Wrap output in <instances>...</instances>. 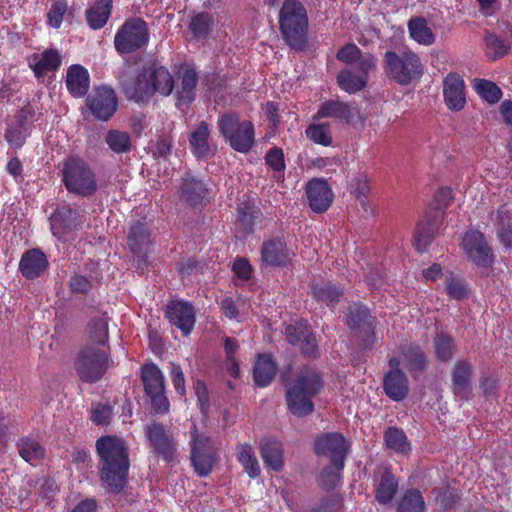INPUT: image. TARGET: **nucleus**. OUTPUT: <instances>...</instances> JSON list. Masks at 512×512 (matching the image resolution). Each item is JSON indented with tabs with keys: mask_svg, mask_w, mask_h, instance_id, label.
Instances as JSON below:
<instances>
[{
	"mask_svg": "<svg viewBox=\"0 0 512 512\" xmlns=\"http://www.w3.org/2000/svg\"><path fill=\"white\" fill-rule=\"evenodd\" d=\"M353 117V110L348 103L339 100H328L320 105L314 119L336 118L343 122L350 123Z\"/></svg>",
	"mask_w": 512,
	"mask_h": 512,
	"instance_id": "nucleus-35",
	"label": "nucleus"
},
{
	"mask_svg": "<svg viewBox=\"0 0 512 512\" xmlns=\"http://www.w3.org/2000/svg\"><path fill=\"white\" fill-rule=\"evenodd\" d=\"M323 388L320 373L314 370L301 371L293 384L286 390L285 399L290 413L297 417H305L313 413L312 399Z\"/></svg>",
	"mask_w": 512,
	"mask_h": 512,
	"instance_id": "nucleus-4",
	"label": "nucleus"
},
{
	"mask_svg": "<svg viewBox=\"0 0 512 512\" xmlns=\"http://www.w3.org/2000/svg\"><path fill=\"white\" fill-rule=\"evenodd\" d=\"M121 88L127 99L145 103L156 93L169 96L175 88V81L167 67L157 60H149L134 77L122 79Z\"/></svg>",
	"mask_w": 512,
	"mask_h": 512,
	"instance_id": "nucleus-2",
	"label": "nucleus"
},
{
	"mask_svg": "<svg viewBox=\"0 0 512 512\" xmlns=\"http://www.w3.org/2000/svg\"><path fill=\"white\" fill-rule=\"evenodd\" d=\"M384 444L387 449L399 454H408L411 451V444L402 428L389 426L383 435Z\"/></svg>",
	"mask_w": 512,
	"mask_h": 512,
	"instance_id": "nucleus-45",
	"label": "nucleus"
},
{
	"mask_svg": "<svg viewBox=\"0 0 512 512\" xmlns=\"http://www.w3.org/2000/svg\"><path fill=\"white\" fill-rule=\"evenodd\" d=\"M398 480L390 469L385 468L375 478L374 494L378 503L387 505L392 502L398 491Z\"/></svg>",
	"mask_w": 512,
	"mask_h": 512,
	"instance_id": "nucleus-31",
	"label": "nucleus"
},
{
	"mask_svg": "<svg viewBox=\"0 0 512 512\" xmlns=\"http://www.w3.org/2000/svg\"><path fill=\"white\" fill-rule=\"evenodd\" d=\"M65 85L73 98H82L90 88V74L81 64H72L67 68Z\"/></svg>",
	"mask_w": 512,
	"mask_h": 512,
	"instance_id": "nucleus-29",
	"label": "nucleus"
},
{
	"mask_svg": "<svg viewBox=\"0 0 512 512\" xmlns=\"http://www.w3.org/2000/svg\"><path fill=\"white\" fill-rule=\"evenodd\" d=\"M260 455L265 465L273 471L279 472L284 466V449L280 441L268 438L260 444Z\"/></svg>",
	"mask_w": 512,
	"mask_h": 512,
	"instance_id": "nucleus-33",
	"label": "nucleus"
},
{
	"mask_svg": "<svg viewBox=\"0 0 512 512\" xmlns=\"http://www.w3.org/2000/svg\"><path fill=\"white\" fill-rule=\"evenodd\" d=\"M29 136L28 131L16 127V126H10L6 129L4 133V138L7 141V143L16 149H20L24 146L26 143V140Z\"/></svg>",
	"mask_w": 512,
	"mask_h": 512,
	"instance_id": "nucleus-62",
	"label": "nucleus"
},
{
	"mask_svg": "<svg viewBox=\"0 0 512 512\" xmlns=\"http://www.w3.org/2000/svg\"><path fill=\"white\" fill-rule=\"evenodd\" d=\"M85 104L95 119L108 121L117 110L118 98L111 87L101 85L87 95Z\"/></svg>",
	"mask_w": 512,
	"mask_h": 512,
	"instance_id": "nucleus-15",
	"label": "nucleus"
},
{
	"mask_svg": "<svg viewBox=\"0 0 512 512\" xmlns=\"http://www.w3.org/2000/svg\"><path fill=\"white\" fill-rule=\"evenodd\" d=\"M99 458L100 480L113 494L122 492L128 483L130 459L125 441L112 435H104L96 440Z\"/></svg>",
	"mask_w": 512,
	"mask_h": 512,
	"instance_id": "nucleus-1",
	"label": "nucleus"
},
{
	"mask_svg": "<svg viewBox=\"0 0 512 512\" xmlns=\"http://www.w3.org/2000/svg\"><path fill=\"white\" fill-rule=\"evenodd\" d=\"M474 88L478 95L489 104L498 103L503 96L501 88L490 80L475 79Z\"/></svg>",
	"mask_w": 512,
	"mask_h": 512,
	"instance_id": "nucleus-51",
	"label": "nucleus"
},
{
	"mask_svg": "<svg viewBox=\"0 0 512 512\" xmlns=\"http://www.w3.org/2000/svg\"><path fill=\"white\" fill-rule=\"evenodd\" d=\"M375 68V61L371 58L365 59L360 67H348L340 70L337 75V84L341 90L355 94L367 86L369 73Z\"/></svg>",
	"mask_w": 512,
	"mask_h": 512,
	"instance_id": "nucleus-17",
	"label": "nucleus"
},
{
	"mask_svg": "<svg viewBox=\"0 0 512 512\" xmlns=\"http://www.w3.org/2000/svg\"><path fill=\"white\" fill-rule=\"evenodd\" d=\"M383 70L390 80L407 86L423 76L424 65L420 57L410 49L400 53L387 50L383 57Z\"/></svg>",
	"mask_w": 512,
	"mask_h": 512,
	"instance_id": "nucleus-7",
	"label": "nucleus"
},
{
	"mask_svg": "<svg viewBox=\"0 0 512 512\" xmlns=\"http://www.w3.org/2000/svg\"><path fill=\"white\" fill-rule=\"evenodd\" d=\"M61 181L70 194L83 198L93 196L98 190L92 167L79 155H71L63 161Z\"/></svg>",
	"mask_w": 512,
	"mask_h": 512,
	"instance_id": "nucleus-5",
	"label": "nucleus"
},
{
	"mask_svg": "<svg viewBox=\"0 0 512 512\" xmlns=\"http://www.w3.org/2000/svg\"><path fill=\"white\" fill-rule=\"evenodd\" d=\"M338 61L349 65L350 67H360L362 61L371 58L376 62L374 55L366 53L363 54L361 49L354 43H348L342 46L336 54Z\"/></svg>",
	"mask_w": 512,
	"mask_h": 512,
	"instance_id": "nucleus-47",
	"label": "nucleus"
},
{
	"mask_svg": "<svg viewBox=\"0 0 512 512\" xmlns=\"http://www.w3.org/2000/svg\"><path fill=\"white\" fill-rule=\"evenodd\" d=\"M400 353L406 362L408 371L411 373H422L426 370L428 359L417 343L410 342L400 347Z\"/></svg>",
	"mask_w": 512,
	"mask_h": 512,
	"instance_id": "nucleus-37",
	"label": "nucleus"
},
{
	"mask_svg": "<svg viewBox=\"0 0 512 512\" xmlns=\"http://www.w3.org/2000/svg\"><path fill=\"white\" fill-rule=\"evenodd\" d=\"M113 0H96V2L85 11V18L92 30L103 28L112 13Z\"/></svg>",
	"mask_w": 512,
	"mask_h": 512,
	"instance_id": "nucleus-36",
	"label": "nucleus"
},
{
	"mask_svg": "<svg viewBox=\"0 0 512 512\" xmlns=\"http://www.w3.org/2000/svg\"><path fill=\"white\" fill-rule=\"evenodd\" d=\"M214 16L208 12L196 13L190 20L188 28L196 40L207 38L214 28Z\"/></svg>",
	"mask_w": 512,
	"mask_h": 512,
	"instance_id": "nucleus-46",
	"label": "nucleus"
},
{
	"mask_svg": "<svg viewBox=\"0 0 512 512\" xmlns=\"http://www.w3.org/2000/svg\"><path fill=\"white\" fill-rule=\"evenodd\" d=\"M384 394L395 402L404 400L410 391L409 380L405 372L385 373L382 380Z\"/></svg>",
	"mask_w": 512,
	"mask_h": 512,
	"instance_id": "nucleus-32",
	"label": "nucleus"
},
{
	"mask_svg": "<svg viewBox=\"0 0 512 512\" xmlns=\"http://www.w3.org/2000/svg\"><path fill=\"white\" fill-rule=\"evenodd\" d=\"M443 221V214L437 210L433 214L426 212L424 218L416 226L414 246L419 252H424L433 242Z\"/></svg>",
	"mask_w": 512,
	"mask_h": 512,
	"instance_id": "nucleus-23",
	"label": "nucleus"
},
{
	"mask_svg": "<svg viewBox=\"0 0 512 512\" xmlns=\"http://www.w3.org/2000/svg\"><path fill=\"white\" fill-rule=\"evenodd\" d=\"M433 346L439 362L451 360L456 349L453 338L446 333H438L433 339Z\"/></svg>",
	"mask_w": 512,
	"mask_h": 512,
	"instance_id": "nucleus-50",
	"label": "nucleus"
},
{
	"mask_svg": "<svg viewBox=\"0 0 512 512\" xmlns=\"http://www.w3.org/2000/svg\"><path fill=\"white\" fill-rule=\"evenodd\" d=\"M431 494L434 495L439 508L444 511L452 509L460 499L455 490L446 487H435Z\"/></svg>",
	"mask_w": 512,
	"mask_h": 512,
	"instance_id": "nucleus-55",
	"label": "nucleus"
},
{
	"mask_svg": "<svg viewBox=\"0 0 512 512\" xmlns=\"http://www.w3.org/2000/svg\"><path fill=\"white\" fill-rule=\"evenodd\" d=\"M150 41L147 22L141 17H132L124 21L114 36V47L120 55L131 54L145 49Z\"/></svg>",
	"mask_w": 512,
	"mask_h": 512,
	"instance_id": "nucleus-9",
	"label": "nucleus"
},
{
	"mask_svg": "<svg viewBox=\"0 0 512 512\" xmlns=\"http://www.w3.org/2000/svg\"><path fill=\"white\" fill-rule=\"evenodd\" d=\"M140 379L153 411L160 415L168 413L170 403L166 396L165 378L160 368L153 362L145 363L140 369Z\"/></svg>",
	"mask_w": 512,
	"mask_h": 512,
	"instance_id": "nucleus-12",
	"label": "nucleus"
},
{
	"mask_svg": "<svg viewBox=\"0 0 512 512\" xmlns=\"http://www.w3.org/2000/svg\"><path fill=\"white\" fill-rule=\"evenodd\" d=\"M67 9L68 5L66 0L53 1L46 15L47 24L54 29H59L67 13Z\"/></svg>",
	"mask_w": 512,
	"mask_h": 512,
	"instance_id": "nucleus-59",
	"label": "nucleus"
},
{
	"mask_svg": "<svg viewBox=\"0 0 512 512\" xmlns=\"http://www.w3.org/2000/svg\"><path fill=\"white\" fill-rule=\"evenodd\" d=\"M127 244L133 254H140L151 245V231L145 222L136 221L130 226Z\"/></svg>",
	"mask_w": 512,
	"mask_h": 512,
	"instance_id": "nucleus-34",
	"label": "nucleus"
},
{
	"mask_svg": "<svg viewBox=\"0 0 512 512\" xmlns=\"http://www.w3.org/2000/svg\"><path fill=\"white\" fill-rule=\"evenodd\" d=\"M472 365L466 360H458L451 371L452 392L460 401H467L472 396Z\"/></svg>",
	"mask_w": 512,
	"mask_h": 512,
	"instance_id": "nucleus-24",
	"label": "nucleus"
},
{
	"mask_svg": "<svg viewBox=\"0 0 512 512\" xmlns=\"http://www.w3.org/2000/svg\"><path fill=\"white\" fill-rule=\"evenodd\" d=\"M16 446L21 458L33 466L43 461L46 456L45 447L34 438L23 436Z\"/></svg>",
	"mask_w": 512,
	"mask_h": 512,
	"instance_id": "nucleus-38",
	"label": "nucleus"
},
{
	"mask_svg": "<svg viewBox=\"0 0 512 512\" xmlns=\"http://www.w3.org/2000/svg\"><path fill=\"white\" fill-rule=\"evenodd\" d=\"M76 216V210L70 206L58 208L50 218L52 233L61 236L66 232L72 231L77 225Z\"/></svg>",
	"mask_w": 512,
	"mask_h": 512,
	"instance_id": "nucleus-39",
	"label": "nucleus"
},
{
	"mask_svg": "<svg viewBox=\"0 0 512 512\" xmlns=\"http://www.w3.org/2000/svg\"><path fill=\"white\" fill-rule=\"evenodd\" d=\"M460 247L468 260L478 267L488 268L494 263L493 249L484 233L477 229H470L464 233Z\"/></svg>",
	"mask_w": 512,
	"mask_h": 512,
	"instance_id": "nucleus-14",
	"label": "nucleus"
},
{
	"mask_svg": "<svg viewBox=\"0 0 512 512\" xmlns=\"http://www.w3.org/2000/svg\"><path fill=\"white\" fill-rule=\"evenodd\" d=\"M219 134L231 149L246 154L255 145V126L252 121L242 119L236 111L230 110L218 116Z\"/></svg>",
	"mask_w": 512,
	"mask_h": 512,
	"instance_id": "nucleus-6",
	"label": "nucleus"
},
{
	"mask_svg": "<svg viewBox=\"0 0 512 512\" xmlns=\"http://www.w3.org/2000/svg\"><path fill=\"white\" fill-rule=\"evenodd\" d=\"M310 329L311 328L306 320H300L294 324L286 325L284 335L289 344L297 346L300 344L303 337L307 335Z\"/></svg>",
	"mask_w": 512,
	"mask_h": 512,
	"instance_id": "nucleus-58",
	"label": "nucleus"
},
{
	"mask_svg": "<svg viewBox=\"0 0 512 512\" xmlns=\"http://www.w3.org/2000/svg\"><path fill=\"white\" fill-rule=\"evenodd\" d=\"M177 79L179 84L175 91L176 106L188 107L196 98V88L199 81L198 72L193 65L183 64L179 68Z\"/></svg>",
	"mask_w": 512,
	"mask_h": 512,
	"instance_id": "nucleus-19",
	"label": "nucleus"
},
{
	"mask_svg": "<svg viewBox=\"0 0 512 512\" xmlns=\"http://www.w3.org/2000/svg\"><path fill=\"white\" fill-rule=\"evenodd\" d=\"M496 220L498 224L497 238L501 245L509 250L512 248V220L508 213L501 209L497 210Z\"/></svg>",
	"mask_w": 512,
	"mask_h": 512,
	"instance_id": "nucleus-52",
	"label": "nucleus"
},
{
	"mask_svg": "<svg viewBox=\"0 0 512 512\" xmlns=\"http://www.w3.org/2000/svg\"><path fill=\"white\" fill-rule=\"evenodd\" d=\"M278 372V365L273 356L268 353H259L253 365V381L257 387L269 386Z\"/></svg>",
	"mask_w": 512,
	"mask_h": 512,
	"instance_id": "nucleus-30",
	"label": "nucleus"
},
{
	"mask_svg": "<svg viewBox=\"0 0 512 512\" xmlns=\"http://www.w3.org/2000/svg\"><path fill=\"white\" fill-rule=\"evenodd\" d=\"M209 125L205 121H201L196 129L189 136V145L193 155L198 158H205L209 155Z\"/></svg>",
	"mask_w": 512,
	"mask_h": 512,
	"instance_id": "nucleus-42",
	"label": "nucleus"
},
{
	"mask_svg": "<svg viewBox=\"0 0 512 512\" xmlns=\"http://www.w3.org/2000/svg\"><path fill=\"white\" fill-rule=\"evenodd\" d=\"M315 453L318 456H328L335 468L344 469L347 456L345 437L337 432L326 433L315 440Z\"/></svg>",
	"mask_w": 512,
	"mask_h": 512,
	"instance_id": "nucleus-16",
	"label": "nucleus"
},
{
	"mask_svg": "<svg viewBox=\"0 0 512 512\" xmlns=\"http://www.w3.org/2000/svg\"><path fill=\"white\" fill-rule=\"evenodd\" d=\"M190 461L199 477L209 476L219 461V450L212 439L197 429L191 432Z\"/></svg>",
	"mask_w": 512,
	"mask_h": 512,
	"instance_id": "nucleus-11",
	"label": "nucleus"
},
{
	"mask_svg": "<svg viewBox=\"0 0 512 512\" xmlns=\"http://www.w3.org/2000/svg\"><path fill=\"white\" fill-rule=\"evenodd\" d=\"M305 190L309 207L313 212L321 214L330 208L334 194L326 180L313 178L308 181Z\"/></svg>",
	"mask_w": 512,
	"mask_h": 512,
	"instance_id": "nucleus-22",
	"label": "nucleus"
},
{
	"mask_svg": "<svg viewBox=\"0 0 512 512\" xmlns=\"http://www.w3.org/2000/svg\"><path fill=\"white\" fill-rule=\"evenodd\" d=\"M108 314L103 312L99 316L92 317L87 324L89 343L98 347L105 346L109 340Z\"/></svg>",
	"mask_w": 512,
	"mask_h": 512,
	"instance_id": "nucleus-40",
	"label": "nucleus"
},
{
	"mask_svg": "<svg viewBox=\"0 0 512 512\" xmlns=\"http://www.w3.org/2000/svg\"><path fill=\"white\" fill-rule=\"evenodd\" d=\"M279 30L285 44L302 52L308 45L307 10L299 0H284L278 15Z\"/></svg>",
	"mask_w": 512,
	"mask_h": 512,
	"instance_id": "nucleus-3",
	"label": "nucleus"
},
{
	"mask_svg": "<svg viewBox=\"0 0 512 512\" xmlns=\"http://www.w3.org/2000/svg\"><path fill=\"white\" fill-rule=\"evenodd\" d=\"M410 38L418 44L430 46L435 43L436 36L428 26L427 20L422 16H416L409 19L407 23Z\"/></svg>",
	"mask_w": 512,
	"mask_h": 512,
	"instance_id": "nucleus-41",
	"label": "nucleus"
},
{
	"mask_svg": "<svg viewBox=\"0 0 512 512\" xmlns=\"http://www.w3.org/2000/svg\"><path fill=\"white\" fill-rule=\"evenodd\" d=\"M306 136L316 144L330 146L332 137L328 124H311L306 129Z\"/></svg>",
	"mask_w": 512,
	"mask_h": 512,
	"instance_id": "nucleus-57",
	"label": "nucleus"
},
{
	"mask_svg": "<svg viewBox=\"0 0 512 512\" xmlns=\"http://www.w3.org/2000/svg\"><path fill=\"white\" fill-rule=\"evenodd\" d=\"M165 316L170 324L177 327L185 336L191 333L196 322V313L193 305L184 300L169 302Z\"/></svg>",
	"mask_w": 512,
	"mask_h": 512,
	"instance_id": "nucleus-21",
	"label": "nucleus"
},
{
	"mask_svg": "<svg viewBox=\"0 0 512 512\" xmlns=\"http://www.w3.org/2000/svg\"><path fill=\"white\" fill-rule=\"evenodd\" d=\"M298 346H300L301 352L306 358L316 359L319 356L316 336L311 329L308 331L307 335L303 337Z\"/></svg>",
	"mask_w": 512,
	"mask_h": 512,
	"instance_id": "nucleus-63",
	"label": "nucleus"
},
{
	"mask_svg": "<svg viewBox=\"0 0 512 512\" xmlns=\"http://www.w3.org/2000/svg\"><path fill=\"white\" fill-rule=\"evenodd\" d=\"M349 191L358 200L364 202L370 191L368 177L365 174L354 176L349 183Z\"/></svg>",
	"mask_w": 512,
	"mask_h": 512,
	"instance_id": "nucleus-60",
	"label": "nucleus"
},
{
	"mask_svg": "<svg viewBox=\"0 0 512 512\" xmlns=\"http://www.w3.org/2000/svg\"><path fill=\"white\" fill-rule=\"evenodd\" d=\"M346 325L354 333L357 346L361 350H372L376 342V318L366 305H350L347 309Z\"/></svg>",
	"mask_w": 512,
	"mask_h": 512,
	"instance_id": "nucleus-10",
	"label": "nucleus"
},
{
	"mask_svg": "<svg viewBox=\"0 0 512 512\" xmlns=\"http://www.w3.org/2000/svg\"><path fill=\"white\" fill-rule=\"evenodd\" d=\"M145 439L151 453L166 463H171L178 456V442L173 432L162 422L153 420L144 428Z\"/></svg>",
	"mask_w": 512,
	"mask_h": 512,
	"instance_id": "nucleus-13",
	"label": "nucleus"
},
{
	"mask_svg": "<svg viewBox=\"0 0 512 512\" xmlns=\"http://www.w3.org/2000/svg\"><path fill=\"white\" fill-rule=\"evenodd\" d=\"M341 471L330 463L322 469L318 477V484L326 491L335 489L341 482Z\"/></svg>",
	"mask_w": 512,
	"mask_h": 512,
	"instance_id": "nucleus-56",
	"label": "nucleus"
},
{
	"mask_svg": "<svg viewBox=\"0 0 512 512\" xmlns=\"http://www.w3.org/2000/svg\"><path fill=\"white\" fill-rule=\"evenodd\" d=\"M426 504L422 493L415 488L407 489L400 498L396 512H425Z\"/></svg>",
	"mask_w": 512,
	"mask_h": 512,
	"instance_id": "nucleus-48",
	"label": "nucleus"
},
{
	"mask_svg": "<svg viewBox=\"0 0 512 512\" xmlns=\"http://www.w3.org/2000/svg\"><path fill=\"white\" fill-rule=\"evenodd\" d=\"M236 211L237 223L244 236L253 234L255 226L263 220V213L257 201L248 196L238 203Z\"/></svg>",
	"mask_w": 512,
	"mask_h": 512,
	"instance_id": "nucleus-26",
	"label": "nucleus"
},
{
	"mask_svg": "<svg viewBox=\"0 0 512 512\" xmlns=\"http://www.w3.org/2000/svg\"><path fill=\"white\" fill-rule=\"evenodd\" d=\"M49 267L46 254L39 248L26 250L19 262V271L27 280H34L41 277Z\"/></svg>",
	"mask_w": 512,
	"mask_h": 512,
	"instance_id": "nucleus-25",
	"label": "nucleus"
},
{
	"mask_svg": "<svg viewBox=\"0 0 512 512\" xmlns=\"http://www.w3.org/2000/svg\"><path fill=\"white\" fill-rule=\"evenodd\" d=\"M209 194V188L202 179L189 172L182 176L179 196L188 206L196 207L205 205L209 202Z\"/></svg>",
	"mask_w": 512,
	"mask_h": 512,
	"instance_id": "nucleus-20",
	"label": "nucleus"
},
{
	"mask_svg": "<svg viewBox=\"0 0 512 512\" xmlns=\"http://www.w3.org/2000/svg\"><path fill=\"white\" fill-rule=\"evenodd\" d=\"M265 163L275 173L281 174L286 168L283 150L279 147L269 149L265 155Z\"/></svg>",
	"mask_w": 512,
	"mask_h": 512,
	"instance_id": "nucleus-61",
	"label": "nucleus"
},
{
	"mask_svg": "<svg viewBox=\"0 0 512 512\" xmlns=\"http://www.w3.org/2000/svg\"><path fill=\"white\" fill-rule=\"evenodd\" d=\"M105 143L116 154L129 153L132 149L131 136L125 131L108 130L105 135Z\"/></svg>",
	"mask_w": 512,
	"mask_h": 512,
	"instance_id": "nucleus-49",
	"label": "nucleus"
},
{
	"mask_svg": "<svg viewBox=\"0 0 512 512\" xmlns=\"http://www.w3.org/2000/svg\"><path fill=\"white\" fill-rule=\"evenodd\" d=\"M445 292L450 299L457 301L468 297V287L463 279L451 274L445 280Z\"/></svg>",
	"mask_w": 512,
	"mask_h": 512,
	"instance_id": "nucleus-54",
	"label": "nucleus"
},
{
	"mask_svg": "<svg viewBox=\"0 0 512 512\" xmlns=\"http://www.w3.org/2000/svg\"><path fill=\"white\" fill-rule=\"evenodd\" d=\"M236 457L250 478L255 479L260 475V465L252 445L238 443L236 445Z\"/></svg>",
	"mask_w": 512,
	"mask_h": 512,
	"instance_id": "nucleus-43",
	"label": "nucleus"
},
{
	"mask_svg": "<svg viewBox=\"0 0 512 512\" xmlns=\"http://www.w3.org/2000/svg\"><path fill=\"white\" fill-rule=\"evenodd\" d=\"M69 289L74 294H88L92 289V282L86 276L74 274L69 279Z\"/></svg>",
	"mask_w": 512,
	"mask_h": 512,
	"instance_id": "nucleus-64",
	"label": "nucleus"
},
{
	"mask_svg": "<svg viewBox=\"0 0 512 512\" xmlns=\"http://www.w3.org/2000/svg\"><path fill=\"white\" fill-rule=\"evenodd\" d=\"M343 295V289L334 282H322L312 287V296L317 302H323L334 308Z\"/></svg>",
	"mask_w": 512,
	"mask_h": 512,
	"instance_id": "nucleus-44",
	"label": "nucleus"
},
{
	"mask_svg": "<svg viewBox=\"0 0 512 512\" xmlns=\"http://www.w3.org/2000/svg\"><path fill=\"white\" fill-rule=\"evenodd\" d=\"M110 353L94 344L82 347L74 361V369L82 382L96 383L108 370Z\"/></svg>",
	"mask_w": 512,
	"mask_h": 512,
	"instance_id": "nucleus-8",
	"label": "nucleus"
},
{
	"mask_svg": "<svg viewBox=\"0 0 512 512\" xmlns=\"http://www.w3.org/2000/svg\"><path fill=\"white\" fill-rule=\"evenodd\" d=\"M485 42L486 55L492 61L501 59L510 52V45L495 34H487Z\"/></svg>",
	"mask_w": 512,
	"mask_h": 512,
	"instance_id": "nucleus-53",
	"label": "nucleus"
},
{
	"mask_svg": "<svg viewBox=\"0 0 512 512\" xmlns=\"http://www.w3.org/2000/svg\"><path fill=\"white\" fill-rule=\"evenodd\" d=\"M27 63L36 78H42L47 72H56L62 64V57L56 48H47L41 55L33 53L28 56Z\"/></svg>",
	"mask_w": 512,
	"mask_h": 512,
	"instance_id": "nucleus-28",
	"label": "nucleus"
},
{
	"mask_svg": "<svg viewBox=\"0 0 512 512\" xmlns=\"http://www.w3.org/2000/svg\"><path fill=\"white\" fill-rule=\"evenodd\" d=\"M443 97L446 106L452 111H460L466 104L465 83L454 72L447 74L443 81Z\"/></svg>",
	"mask_w": 512,
	"mask_h": 512,
	"instance_id": "nucleus-27",
	"label": "nucleus"
},
{
	"mask_svg": "<svg viewBox=\"0 0 512 512\" xmlns=\"http://www.w3.org/2000/svg\"><path fill=\"white\" fill-rule=\"evenodd\" d=\"M261 261L269 267H285L295 256L288 247L284 236H275L264 240L261 248Z\"/></svg>",
	"mask_w": 512,
	"mask_h": 512,
	"instance_id": "nucleus-18",
	"label": "nucleus"
}]
</instances>
